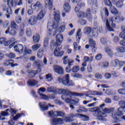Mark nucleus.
Masks as SVG:
<instances>
[{"label":"nucleus","mask_w":125,"mask_h":125,"mask_svg":"<svg viewBox=\"0 0 125 125\" xmlns=\"http://www.w3.org/2000/svg\"><path fill=\"white\" fill-rule=\"evenodd\" d=\"M119 38L125 40V34L123 31L119 34Z\"/></svg>","instance_id":"nucleus-63"},{"label":"nucleus","mask_w":125,"mask_h":125,"mask_svg":"<svg viewBox=\"0 0 125 125\" xmlns=\"http://www.w3.org/2000/svg\"><path fill=\"white\" fill-rule=\"evenodd\" d=\"M80 115H81V114L76 113L75 114L74 113H70L68 115V116L69 118H76L77 117H79Z\"/></svg>","instance_id":"nucleus-53"},{"label":"nucleus","mask_w":125,"mask_h":125,"mask_svg":"<svg viewBox=\"0 0 125 125\" xmlns=\"http://www.w3.org/2000/svg\"><path fill=\"white\" fill-rule=\"evenodd\" d=\"M70 0H65L63 5V10L65 12H69L71 10L70 6Z\"/></svg>","instance_id":"nucleus-14"},{"label":"nucleus","mask_w":125,"mask_h":125,"mask_svg":"<svg viewBox=\"0 0 125 125\" xmlns=\"http://www.w3.org/2000/svg\"><path fill=\"white\" fill-rule=\"evenodd\" d=\"M48 39L46 38L44 41V46L45 48H46L48 46Z\"/></svg>","instance_id":"nucleus-61"},{"label":"nucleus","mask_w":125,"mask_h":125,"mask_svg":"<svg viewBox=\"0 0 125 125\" xmlns=\"http://www.w3.org/2000/svg\"><path fill=\"white\" fill-rule=\"evenodd\" d=\"M113 42L114 43H118L120 42V38H119V37H118L117 36H115L113 38Z\"/></svg>","instance_id":"nucleus-58"},{"label":"nucleus","mask_w":125,"mask_h":125,"mask_svg":"<svg viewBox=\"0 0 125 125\" xmlns=\"http://www.w3.org/2000/svg\"><path fill=\"white\" fill-rule=\"evenodd\" d=\"M104 2L105 5L108 6H112V2L110 0H104Z\"/></svg>","instance_id":"nucleus-47"},{"label":"nucleus","mask_w":125,"mask_h":125,"mask_svg":"<svg viewBox=\"0 0 125 125\" xmlns=\"http://www.w3.org/2000/svg\"><path fill=\"white\" fill-rule=\"evenodd\" d=\"M33 6L34 7V9L37 7H38V8H40V9H42L43 7L42 4L41 3L40 1H37L36 4L34 5Z\"/></svg>","instance_id":"nucleus-40"},{"label":"nucleus","mask_w":125,"mask_h":125,"mask_svg":"<svg viewBox=\"0 0 125 125\" xmlns=\"http://www.w3.org/2000/svg\"><path fill=\"white\" fill-rule=\"evenodd\" d=\"M8 110L9 109H6L5 111H1L0 116H1V117H6V116H8V112H7Z\"/></svg>","instance_id":"nucleus-46"},{"label":"nucleus","mask_w":125,"mask_h":125,"mask_svg":"<svg viewBox=\"0 0 125 125\" xmlns=\"http://www.w3.org/2000/svg\"><path fill=\"white\" fill-rule=\"evenodd\" d=\"M116 50L117 52H119V53H125V47L123 46H118L116 48Z\"/></svg>","instance_id":"nucleus-32"},{"label":"nucleus","mask_w":125,"mask_h":125,"mask_svg":"<svg viewBox=\"0 0 125 125\" xmlns=\"http://www.w3.org/2000/svg\"><path fill=\"white\" fill-rule=\"evenodd\" d=\"M42 55H43V49H40L38 52L37 56L39 58H42Z\"/></svg>","instance_id":"nucleus-42"},{"label":"nucleus","mask_w":125,"mask_h":125,"mask_svg":"<svg viewBox=\"0 0 125 125\" xmlns=\"http://www.w3.org/2000/svg\"><path fill=\"white\" fill-rule=\"evenodd\" d=\"M115 22L117 23L116 16L112 17L109 20H106L105 25L107 31L114 32V28H116Z\"/></svg>","instance_id":"nucleus-3"},{"label":"nucleus","mask_w":125,"mask_h":125,"mask_svg":"<svg viewBox=\"0 0 125 125\" xmlns=\"http://www.w3.org/2000/svg\"><path fill=\"white\" fill-rule=\"evenodd\" d=\"M116 5L118 8H122L124 6V2L122 0H119L116 3Z\"/></svg>","instance_id":"nucleus-38"},{"label":"nucleus","mask_w":125,"mask_h":125,"mask_svg":"<svg viewBox=\"0 0 125 125\" xmlns=\"http://www.w3.org/2000/svg\"><path fill=\"white\" fill-rule=\"evenodd\" d=\"M32 47L33 50H34V51H36V50H38V49H39V48L41 47V44H36L33 45Z\"/></svg>","instance_id":"nucleus-45"},{"label":"nucleus","mask_w":125,"mask_h":125,"mask_svg":"<svg viewBox=\"0 0 125 125\" xmlns=\"http://www.w3.org/2000/svg\"><path fill=\"white\" fill-rule=\"evenodd\" d=\"M63 54H64V52L60 51V48H59V47H57L55 49L54 52V55H55V56L58 57L59 56H63Z\"/></svg>","instance_id":"nucleus-19"},{"label":"nucleus","mask_w":125,"mask_h":125,"mask_svg":"<svg viewBox=\"0 0 125 125\" xmlns=\"http://www.w3.org/2000/svg\"><path fill=\"white\" fill-rule=\"evenodd\" d=\"M81 38H82V29H79L76 35V40L77 42H79V43L80 42V41H81Z\"/></svg>","instance_id":"nucleus-29"},{"label":"nucleus","mask_w":125,"mask_h":125,"mask_svg":"<svg viewBox=\"0 0 125 125\" xmlns=\"http://www.w3.org/2000/svg\"><path fill=\"white\" fill-rule=\"evenodd\" d=\"M77 113H83V112H87V109L85 107L80 106L79 109L76 110Z\"/></svg>","instance_id":"nucleus-36"},{"label":"nucleus","mask_w":125,"mask_h":125,"mask_svg":"<svg viewBox=\"0 0 125 125\" xmlns=\"http://www.w3.org/2000/svg\"><path fill=\"white\" fill-rule=\"evenodd\" d=\"M104 49L107 55H108L109 56H111V55H113V51H112V50L111 49V48H110V47H106Z\"/></svg>","instance_id":"nucleus-31"},{"label":"nucleus","mask_w":125,"mask_h":125,"mask_svg":"<svg viewBox=\"0 0 125 125\" xmlns=\"http://www.w3.org/2000/svg\"><path fill=\"white\" fill-rule=\"evenodd\" d=\"M76 12L79 13L78 15H79L80 17H81L82 18L87 17V19H88L89 21H91V20H92V17L90 15V9H87L86 13L80 11Z\"/></svg>","instance_id":"nucleus-7"},{"label":"nucleus","mask_w":125,"mask_h":125,"mask_svg":"<svg viewBox=\"0 0 125 125\" xmlns=\"http://www.w3.org/2000/svg\"><path fill=\"white\" fill-rule=\"evenodd\" d=\"M45 90H46L45 89V88H43V87H41V88L39 89V90L38 91V94H39V95H41V94H43L42 92H45Z\"/></svg>","instance_id":"nucleus-48"},{"label":"nucleus","mask_w":125,"mask_h":125,"mask_svg":"<svg viewBox=\"0 0 125 125\" xmlns=\"http://www.w3.org/2000/svg\"><path fill=\"white\" fill-rule=\"evenodd\" d=\"M46 79L48 82H50V81H52V75L51 74L49 73L46 75Z\"/></svg>","instance_id":"nucleus-50"},{"label":"nucleus","mask_w":125,"mask_h":125,"mask_svg":"<svg viewBox=\"0 0 125 125\" xmlns=\"http://www.w3.org/2000/svg\"><path fill=\"white\" fill-rule=\"evenodd\" d=\"M10 29H17L18 28V25H17V24L15 22V21H12L10 23Z\"/></svg>","instance_id":"nucleus-33"},{"label":"nucleus","mask_w":125,"mask_h":125,"mask_svg":"<svg viewBox=\"0 0 125 125\" xmlns=\"http://www.w3.org/2000/svg\"><path fill=\"white\" fill-rule=\"evenodd\" d=\"M89 43L90 46L92 47L93 52H95V45H96V42L93 39H90L89 40Z\"/></svg>","instance_id":"nucleus-22"},{"label":"nucleus","mask_w":125,"mask_h":125,"mask_svg":"<svg viewBox=\"0 0 125 125\" xmlns=\"http://www.w3.org/2000/svg\"><path fill=\"white\" fill-rule=\"evenodd\" d=\"M58 81L59 83H62V84L66 86H74L75 85V83L70 80L69 74L65 75L63 79L61 78V77H59Z\"/></svg>","instance_id":"nucleus-4"},{"label":"nucleus","mask_w":125,"mask_h":125,"mask_svg":"<svg viewBox=\"0 0 125 125\" xmlns=\"http://www.w3.org/2000/svg\"><path fill=\"white\" fill-rule=\"evenodd\" d=\"M104 77L106 80H109L111 78L112 75L109 73H105L104 74Z\"/></svg>","instance_id":"nucleus-56"},{"label":"nucleus","mask_w":125,"mask_h":125,"mask_svg":"<svg viewBox=\"0 0 125 125\" xmlns=\"http://www.w3.org/2000/svg\"><path fill=\"white\" fill-rule=\"evenodd\" d=\"M40 96H41L42 99H44V100H49V96H46L43 94H40Z\"/></svg>","instance_id":"nucleus-51"},{"label":"nucleus","mask_w":125,"mask_h":125,"mask_svg":"<svg viewBox=\"0 0 125 125\" xmlns=\"http://www.w3.org/2000/svg\"><path fill=\"white\" fill-rule=\"evenodd\" d=\"M111 64L113 67H117L118 65H119V66L120 68H122L123 66H124V64H125V61H119L118 59H115L114 61H112L111 62Z\"/></svg>","instance_id":"nucleus-11"},{"label":"nucleus","mask_w":125,"mask_h":125,"mask_svg":"<svg viewBox=\"0 0 125 125\" xmlns=\"http://www.w3.org/2000/svg\"><path fill=\"white\" fill-rule=\"evenodd\" d=\"M27 73L29 74V76L30 78H34L36 75H38V74H40L41 73L40 71H38L37 70H27Z\"/></svg>","instance_id":"nucleus-23"},{"label":"nucleus","mask_w":125,"mask_h":125,"mask_svg":"<svg viewBox=\"0 0 125 125\" xmlns=\"http://www.w3.org/2000/svg\"><path fill=\"white\" fill-rule=\"evenodd\" d=\"M3 44L5 46H7L8 44L6 42V39L4 38H0V44Z\"/></svg>","instance_id":"nucleus-39"},{"label":"nucleus","mask_w":125,"mask_h":125,"mask_svg":"<svg viewBox=\"0 0 125 125\" xmlns=\"http://www.w3.org/2000/svg\"><path fill=\"white\" fill-rule=\"evenodd\" d=\"M71 77H73V78H83V75L82 74H79V73H76V74H72Z\"/></svg>","instance_id":"nucleus-52"},{"label":"nucleus","mask_w":125,"mask_h":125,"mask_svg":"<svg viewBox=\"0 0 125 125\" xmlns=\"http://www.w3.org/2000/svg\"><path fill=\"white\" fill-rule=\"evenodd\" d=\"M87 2L89 4H92L91 12L93 14H95L97 12V8H98L97 0H87Z\"/></svg>","instance_id":"nucleus-8"},{"label":"nucleus","mask_w":125,"mask_h":125,"mask_svg":"<svg viewBox=\"0 0 125 125\" xmlns=\"http://www.w3.org/2000/svg\"><path fill=\"white\" fill-rule=\"evenodd\" d=\"M53 68L54 72L59 74V75H63L64 74V71L62 66L56 64L53 66Z\"/></svg>","instance_id":"nucleus-10"},{"label":"nucleus","mask_w":125,"mask_h":125,"mask_svg":"<svg viewBox=\"0 0 125 125\" xmlns=\"http://www.w3.org/2000/svg\"><path fill=\"white\" fill-rule=\"evenodd\" d=\"M111 12L112 14H114V15H116V14H118V10L116 8H115L114 6H111Z\"/></svg>","instance_id":"nucleus-43"},{"label":"nucleus","mask_w":125,"mask_h":125,"mask_svg":"<svg viewBox=\"0 0 125 125\" xmlns=\"http://www.w3.org/2000/svg\"><path fill=\"white\" fill-rule=\"evenodd\" d=\"M56 41L53 40L51 43V45H53V46H59V45H61V43L62 42H63V35L61 34H58L56 36Z\"/></svg>","instance_id":"nucleus-6"},{"label":"nucleus","mask_w":125,"mask_h":125,"mask_svg":"<svg viewBox=\"0 0 125 125\" xmlns=\"http://www.w3.org/2000/svg\"><path fill=\"white\" fill-rule=\"evenodd\" d=\"M51 124L52 125H62L64 121L62 118H53Z\"/></svg>","instance_id":"nucleus-12"},{"label":"nucleus","mask_w":125,"mask_h":125,"mask_svg":"<svg viewBox=\"0 0 125 125\" xmlns=\"http://www.w3.org/2000/svg\"><path fill=\"white\" fill-rule=\"evenodd\" d=\"M53 1V0H45V7L46 8H48L49 10H51L53 6V4L52 3Z\"/></svg>","instance_id":"nucleus-17"},{"label":"nucleus","mask_w":125,"mask_h":125,"mask_svg":"<svg viewBox=\"0 0 125 125\" xmlns=\"http://www.w3.org/2000/svg\"><path fill=\"white\" fill-rule=\"evenodd\" d=\"M80 70V66H74L72 69V71L73 73H77Z\"/></svg>","instance_id":"nucleus-49"},{"label":"nucleus","mask_w":125,"mask_h":125,"mask_svg":"<svg viewBox=\"0 0 125 125\" xmlns=\"http://www.w3.org/2000/svg\"><path fill=\"white\" fill-rule=\"evenodd\" d=\"M62 60L63 64L64 65H67V64H68L69 62L70 59H68V56H65L63 58Z\"/></svg>","instance_id":"nucleus-44"},{"label":"nucleus","mask_w":125,"mask_h":125,"mask_svg":"<svg viewBox=\"0 0 125 125\" xmlns=\"http://www.w3.org/2000/svg\"><path fill=\"white\" fill-rule=\"evenodd\" d=\"M119 94H125V89H120L118 90Z\"/></svg>","instance_id":"nucleus-64"},{"label":"nucleus","mask_w":125,"mask_h":125,"mask_svg":"<svg viewBox=\"0 0 125 125\" xmlns=\"http://www.w3.org/2000/svg\"><path fill=\"white\" fill-rule=\"evenodd\" d=\"M116 23H121V22H123L124 20H125V18L123 17L122 16L118 15L115 17Z\"/></svg>","instance_id":"nucleus-30"},{"label":"nucleus","mask_w":125,"mask_h":125,"mask_svg":"<svg viewBox=\"0 0 125 125\" xmlns=\"http://www.w3.org/2000/svg\"><path fill=\"white\" fill-rule=\"evenodd\" d=\"M54 18L56 21L57 22H59L60 21V12L59 11L57 10L56 11H54Z\"/></svg>","instance_id":"nucleus-24"},{"label":"nucleus","mask_w":125,"mask_h":125,"mask_svg":"<svg viewBox=\"0 0 125 125\" xmlns=\"http://www.w3.org/2000/svg\"><path fill=\"white\" fill-rule=\"evenodd\" d=\"M79 116L80 117H82L83 118V120L84 121H88V120H89V117H88L86 115L81 114Z\"/></svg>","instance_id":"nucleus-54"},{"label":"nucleus","mask_w":125,"mask_h":125,"mask_svg":"<svg viewBox=\"0 0 125 125\" xmlns=\"http://www.w3.org/2000/svg\"><path fill=\"white\" fill-rule=\"evenodd\" d=\"M62 94V100H64L66 103H71L72 102V96H83V94L82 93L72 92L69 89H65L63 88L57 89L56 94Z\"/></svg>","instance_id":"nucleus-1"},{"label":"nucleus","mask_w":125,"mask_h":125,"mask_svg":"<svg viewBox=\"0 0 125 125\" xmlns=\"http://www.w3.org/2000/svg\"><path fill=\"white\" fill-rule=\"evenodd\" d=\"M38 83H39V82L34 80L30 79L27 82V84L29 86H35V85H37V84H38Z\"/></svg>","instance_id":"nucleus-26"},{"label":"nucleus","mask_w":125,"mask_h":125,"mask_svg":"<svg viewBox=\"0 0 125 125\" xmlns=\"http://www.w3.org/2000/svg\"><path fill=\"white\" fill-rule=\"evenodd\" d=\"M3 11H6V13H7L6 14V16L7 19H9V18H10V15L12 14V9H11V7H8L5 9H3Z\"/></svg>","instance_id":"nucleus-20"},{"label":"nucleus","mask_w":125,"mask_h":125,"mask_svg":"<svg viewBox=\"0 0 125 125\" xmlns=\"http://www.w3.org/2000/svg\"><path fill=\"white\" fill-rule=\"evenodd\" d=\"M52 28H54L55 29V31L54 32L53 36H56V34H57V29L58 28V22L57 23V24H55V23L54 24V25H52L51 26H49L48 25L47 26V29L50 33H51V31H52Z\"/></svg>","instance_id":"nucleus-13"},{"label":"nucleus","mask_w":125,"mask_h":125,"mask_svg":"<svg viewBox=\"0 0 125 125\" xmlns=\"http://www.w3.org/2000/svg\"><path fill=\"white\" fill-rule=\"evenodd\" d=\"M13 60H10L8 61H6L4 62V65L5 66H8L9 65H11V67H14L15 66H17V64H13Z\"/></svg>","instance_id":"nucleus-27"},{"label":"nucleus","mask_w":125,"mask_h":125,"mask_svg":"<svg viewBox=\"0 0 125 125\" xmlns=\"http://www.w3.org/2000/svg\"><path fill=\"white\" fill-rule=\"evenodd\" d=\"M95 77L96 78V79H98V80H101L103 78L102 74L97 73L95 74Z\"/></svg>","instance_id":"nucleus-57"},{"label":"nucleus","mask_w":125,"mask_h":125,"mask_svg":"<svg viewBox=\"0 0 125 125\" xmlns=\"http://www.w3.org/2000/svg\"><path fill=\"white\" fill-rule=\"evenodd\" d=\"M40 35L37 34H35L34 36L33 37V40L34 42H40Z\"/></svg>","instance_id":"nucleus-35"},{"label":"nucleus","mask_w":125,"mask_h":125,"mask_svg":"<svg viewBox=\"0 0 125 125\" xmlns=\"http://www.w3.org/2000/svg\"><path fill=\"white\" fill-rule=\"evenodd\" d=\"M41 110L42 111H45L48 110V105L46 104V103L42 102L39 104Z\"/></svg>","instance_id":"nucleus-21"},{"label":"nucleus","mask_w":125,"mask_h":125,"mask_svg":"<svg viewBox=\"0 0 125 125\" xmlns=\"http://www.w3.org/2000/svg\"><path fill=\"white\" fill-rule=\"evenodd\" d=\"M119 105L121 106V107H119L116 112H113L112 113V117L114 120L112 121L113 124H116V123H119L120 120L118 119V117H121L124 115L123 111L124 109H125V102L121 101L119 103Z\"/></svg>","instance_id":"nucleus-2"},{"label":"nucleus","mask_w":125,"mask_h":125,"mask_svg":"<svg viewBox=\"0 0 125 125\" xmlns=\"http://www.w3.org/2000/svg\"><path fill=\"white\" fill-rule=\"evenodd\" d=\"M74 62H75V60L69 59V61H68V65L69 68H70L71 66H73L74 65Z\"/></svg>","instance_id":"nucleus-60"},{"label":"nucleus","mask_w":125,"mask_h":125,"mask_svg":"<svg viewBox=\"0 0 125 125\" xmlns=\"http://www.w3.org/2000/svg\"><path fill=\"white\" fill-rule=\"evenodd\" d=\"M100 110L98 107H92L89 109V112H95V113H99Z\"/></svg>","instance_id":"nucleus-41"},{"label":"nucleus","mask_w":125,"mask_h":125,"mask_svg":"<svg viewBox=\"0 0 125 125\" xmlns=\"http://www.w3.org/2000/svg\"><path fill=\"white\" fill-rule=\"evenodd\" d=\"M14 48L15 49V51H17V52H19V53H22L23 52L24 47L22 44H19L16 45L14 47Z\"/></svg>","instance_id":"nucleus-18"},{"label":"nucleus","mask_w":125,"mask_h":125,"mask_svg":"<svg viewBox=\"0 0 125 125\" xmlns=\"http://www.w3.org/2000/svg\"><path fill=\"white\" fill-rule=\"evenodd\" d=\"M101 65L103 68H107V67L109 66V63L107 62H103Z\"/></svg>","instance_id":"nucleus-62"},{"label":"nucleus","mask_w":125,"mask_h":125,"mask_svg":"<svg viewBox=\"0 0 125 125\" xmlns=\"http://www.w3.org/2000/svg\"><path fill=\"white\" fill-rule=\"evenodd\" d=\"M37 22H38V19L37 18V17L35 16H32L28 21L29 24H30V25H31L32 26H34V25H36Z\"/></svg>","instance_id":"nucleus-16"},{"label":"nucleus","mask_w":125,"mask_h":125,"mask_svg":"<svg viewBox=\"0 0 125 125\" xmlns=\"http://www.w3.org/2000/svg\"><path fill=\"white\" fill-rule=\"evenodd\" d=\"M49 116L53 118L54 117H64L65 112L62 111H51L49 112Z\"/></svg>","instance_id":"nucleus-9"},{"label":"nucleus","mask_w":125,"mask_h":125,"mask_svg":"<svg viewBox=\"0 0 125 125\" xmlns=\"http://www.w3.org/2000/svg\"><path fill=\"white\" fill-rule=\"evenodd\" d=\"M56 88L54 87H49L47 88V91L48 92H52L56 94Z\"/></svg>","instance_id":"nucleus-37"},{"label":"nucleus","mask_w":125,"mask_h":125,"mask_svg":"<svg viewBox=\"0 0 125 125\" xmlns=\"http://www.w3.org/2000/svg\"><path fill=\"white\" fill-rule=\"evenodd\" d=\"M85 6V3L83 2H82L80 4H77L75 8V11L76 12H79L81 7H84Z\"/></svg>","instance_id":"nucleus-25"},{"label":"nucleus","mask_w":125,"mask_h":125,"mask_svg":"<svg viewBox=\"0 0 125 125\" xmlns=\"http://www.w3.org/2000/svg\"><path fill=\"white\" fill-rule=\"evenodd\" d=\"M45 15V11L44 10H42L41 11L40 13L38 14L37 17V20H42L43 17H44V16Z\"/></svg>","instance_id":"nucleus-28"},{"label":"nucleus","mask_w":125,"mask_h":125,"mask_svg":"<svg viewBox=\"0 0 125 125\" xmlns=\"http://www.w3.org/2000/svg\"><path fill=\"white\" fill-rule=\"evenodd\" d=\"M101 42L103 44H106L108 42V40L106 38L102 37L101 39Z\"/></svg>","instance_id":"nucleus-55"},{"label":"nucleus","mask_w":125,"mask_h":125,"mask_svg":"<svg viewBox=\"0 0 125 125\" xmlns=\"http://www.w3.org/2000/svg\"><path fill=\"white\" fill-rule=\"evenodd\" d=\"M115 111V108L112 107L111 108H105L103 110V112H101L98 114V119L101 121H103L104 118L107 117V114H111Z\"/></svg>","instance_id":"nucleus-5"},{"label":"nucleus","mask_w":125,"mask_h":125,"mask_svg":"<svg viewBox=\"0 0 125 125\" xmlns=\"http://www.w3.org/2000/svg\"><path fill=\"white\" fill-rule=\"evenodd\" d=\"M26 34L27 37H31L32 36V30H31V29L28 28L26 29Z\"/></svg>","instance_id":"nucleus-59"},{"label":"nucleus","mask_w":125,"mask_h":125,"mask_svg":"<svg viewBox=\"0 0 125 125\" xmlns=\"http://www.w3.org/2000/svg\"><path fill=\"white\" fill-rule=\"evenodd\" d=\"M83 32L85 35H89L91 33V27H86L83 29Z\"/></svg>","instance_id":"nucleus-34"},{"label":"nucleus","mask_w":125,"mask_h":125,"mask_svg":"<svg viewBox=\"0 0 125 125\" xmlns=\"http://www.w3.org/2000/svg\"><path fill=\"white\" fill-rule=\"evenodd\" d=\"M16 29L10 28V27H8L7 28V30L5 31V34L7 35V34H9L11 36H16V34H17V32H16Z\"/></svg>","instance_id":"nucleus-15"}]
</instances>
